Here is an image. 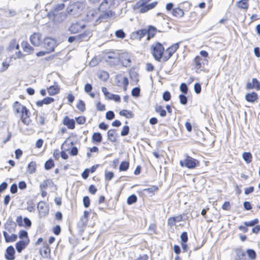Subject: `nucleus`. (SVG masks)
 <instances>
[{"label":"nucleus","instance_id":"1","mask_svg":"<svg viewBox=\"0 0 260 260\" xmlns=\"http://www.w3.org/2000/svg\"><path fill=\"white\" fill-rule=\"evenodd\" d=\"M13 109L15 115L20 114L22 122L28 125L29 123V112L26 107L16 101L13 104Z\"/></svg>","mask_w":260,"mask_h":260},{"label":"nucleus","instance_id":"2","mask_svg":"<svg viewBox=\"0 0 260 260\" xmlns=\"http://www.w3.org/2000/svg\"><path fill=\"white\" fill-rule=\"evenodd\" d=\"M150 1V0H141L137 3L136 8L138 9L140 13H145L149 10L154 8L157 4L156 2L148 4Z\"/></svg>","mask_w":260,"mask_h":260},{"label":"nucleus","instance_id":"3","mask_svg":"<svg viewBox=\"0 0 260 260\" xmlns=\"http://www.w3.org/2000/svg\"><path fill=\"white\" fill-rule=\"evenodd\" d=\"M164 50V47L162 45L158 42L153 44L151 46V53L154 59L158 61L163 57L162 55Z\"/></svg>","mask_w":260,"mask_h":260},{"label":"nucleus","instance_id":"4","mask_svg":"<svg viewBox=\"0 0 260 260\" xmlns=\"http://www.w3.org/2000/svg\"><path fill=\"white\" fill-rule=\"evenodd\" d=\"M64 7V5L63 3L58 4L55 6L53 11L49 12L47 14V16L49 19H53L55 22H59L62 20L63 19L58 18L57 12L62 10Z\"/></svg>","mask_w":260,"mask_h":260},{"label":"nucleus","instance_id":"5","mask_svg":"<svg viewBox=\"0 0 260 260\" xmlns=\"http://www.w3.org/2000/svg\"><path fill=\"white\" fill-rule=\"evenodd\" d=\"M199 161L190 156L187 155L183 160L180 161V165L181 167H185L188 169H193L198 164Z\"/></svg>","mask_w":260,"mask_h":260},{"label":"nucleus","instance_id":"6","mask_svg":"<svg viewBox=\"0 0 260 260\" xmlns=\"http://www.w3.org/2000/svg\"><path fill=\"white\" fill-rule=\"evenodd\" d=\"M86 27L85 23L82 21H78L72 23L69 28V31L71 34H77L80 32Z\"/></svg>","mask_w":260,"mask_h":260},{"label":"nucleus","instance_id":"7","mask_svg":"<svg viewBox=\"0 0 260 260\" xmlns=\"http://www.w3.org/2000/svg\"><path fill=\"white\" fill-rule=\"evenodd\" d=\"M179 48V43H176L169 47L166 51L165 54L162 57L164 61H167Z\"/></svg>","mask_w":260,"mask_h":260},{"label":"nucleus","instance_id":"8","mask_svg":"<svg viewBox=\"0 0 260 260\" xmlns=\"http://www.w3.org/2000/svg\"><path fill=\"white\" fill-rule=\"evenodd\" d=\"M55 44V41L51 38H46L44 39L43 46L48 53L54 51Z\"/></svg>","mask_w":260,"mask_h":260},{"label":"nucleus","instance_id":"9","mask_svg":"<svg viewBox=\"0 0 260 260\" xmlns=\"http://www.w3.org/2000/svg\"><path fill=\"white\" fill-rule=\"evenodd\" d=\"M29 40L32 45L38 47L42 43V36L39 32H35L30 36Z\"/></svg>","mask_w":260,"mask_h":260},{"label":"nucleus","instance_id":"10","mask_svg":"<svg viewBox=\"0 0 260 260\" xmlns=\"http://www.w3.org/2000/svg\"><path fill=\"white\" fill-rule=\"evenodd\" d=\"M38 210L41 217H45L48 214L49 212V209L46 204L42 201L39 202L38 204Z\"/></svg>","mask_w":260,"mask_h":260},{"label":"nucleus","instance_id":"11","mask_svg":"<svg viewBox=\"0 0 260 260\" xmlns=\"http://www.w3.org/2000/svg\"><path fill=\"white\" fill-rule=\"evenodd\" d=\"M147 31L146 29H142L134 32L131 35L133 39L141 40L144 36L146 35Z\"/></svg>","mask_w":260,"mask_h":260},{"label":"nucleus","instance_id":"12","mask_svg":"<svg viewBox=\"0 0 260 260\" xmlns=\"http://www.w3.org/2000/svg\"><path fill=\"white\" fill-rule=\"evenodd\" d=\"M15 251L12 246H8L6 249V253L5 257L8 260H14L15 259L14 254Z\"/></svg>","mask_w":260,"mask_h":260},{"label":"nucleus","instance_id":"13","mask_svg":"<svg viewBox=\"0 0 260 260\" xmlns=\"http://www.w3.org/2000/svg\"><path fill=\"white\" fill-rule=\"evenodd\" d=\"M208 62L207 59H203L200 56H197L194 59V62L196 64L197 70H202L203 68V64Z\"/></svg>","mask_w":260,"mask_h":260},{"label":"nucleus","instance_id":"14","mask_svg":"<svg viewBox=\"0 0 260 260\" xmlns=\"http://www.w3.org/2000/svg\"><path fill=\"white\" fill-rule=\"evenodd\" d=\"M29 239H27V241H19L16 243V248L18 252L21 253L22 251L25 248V247L28 244Z\"/></svg>","mask_w":260,"mask_h":260},{"label":"nucleus","instance_id":"15","mask_svg":"<svg viewBox=\"0 0 260 260\" xmlns=\"http://www.w3.org/2000/svg\"><path fill=\"white\" fill-rule=\"evenodd\" d=\"M120 61L123 67H128L131 66V59L127 54H123L120 58Z\"/></svg>","mask_w":260,"mask_h":260},{"label":"nucleus","instance_id":"16","mask_svg":"<svg viewBox=\"0 0 260 260\" xmlns=\"http://www.w3.org/2000/svg\"><path fill=\"white\" fill-rule=\"evenodd\" d=\"M108 139L112 142H115L117 137L116 131L114 129H111L107 133Z\"/></svg>","mask_w":260,"mask_h":260},{"label":"nucleus","instance_id":"17","mask_svg":"<svg viewBox=\"0 0 260 260\" xmlns=\"http://www.w3.org/2000/svg\"><path fill=\"white\" fill-rule=\"evenodd\" d=\"M245 99L248 102L254 103L258 99L257 94L255 92L247 93L245 95Z\"/></svg>","mask_w":260,"mask_h":260},{"label":"nucleus","instance_id":"18","mask_svg":"<svg viewBox=\"0 0 260 260\" xmlns=\"http://www.w3.org/2000/svg\"><path fill=\"white\" fill-rule=\"evenodd\" d=\"M3 235L7 243L12 242L15 241L17 239V236L16 234H12L9 236L5 231L3 232Z\"/></svg>","mask_w":260,"mask_h":260},{"label":"nucleus","instance_id":"19","mask_svg":"<svg viewBox=\"0 0 260 260\" xmlns=\"http://www.w3.org/2000/svg\"><path fill=\"white\" fill-rule=\"evenodd\" d=\"M146 31H147L146 35L147 40H149L151 38H152L156 32V29L155 27L152 26H149L148 29H146Z\"/></svg>","mask_w":260,"mask_h":260},{"label":"nucleus","instance_id":"20","mask_svg":"<svg viewBox=\"0 0 260 260\" xmlns=\"http://www.w3.org/2000/svg\"><path fill=\"white\" fill-rule=\"evenodd\" d=\"M63 124L68 126L69 129H72L75 128V121L73 119H70L66 117L63 119Z\"/></svg>","mask_w":260,"mask_h":260},{"label":"nucleus","instance_id":"21","mask_svg":"<svg viewBox=\"0 0 260 260\" xmlns=\"http://www.w3.org/2000/svg\"><path fill=\"white\" fill-rule=\"evenodd\" d=\"M91 36V32L89 30L85 31L84 32L77 36L78 40L87 41Z\"/></svg>","mask_w":260,"mask_h":260},{"label":"nucleus","instance_id":"22","mask_svg":"<svg viewBox=\"0 0 260 260\" xmlns=\"http://www.w3.org/2000/svg\"><path fill=\"white\" fill-rule=\"evenodd\" d=\"M54 101V99L52 98L47 97L44 98L41 101H37L36 105L39 107H42L44 104L48 105Z\"/></svg>","mask_w":260,"mask_h":260},{"label":"nucleus","instance_id":"23","mask_svg":"<svg viewBox=\"0 0 260 260\" xmlns=\"http://www.w3.org/2000/svg\"><path fill=\"white\" fill-rule=\"evenodd\" d=\"M172 15L176 17L180 18L184 16V13L183 10L179 8H176L172 10Z\"/></svg>","mask_w":260,"mask_h":260},{"label":"nucleus","instance_id":"24","mask_svg":"<svg viewBox=\"0 0 260 260\" xmlns=\"http://www.w3.org/2000/svg\"><path fill=\"white\" fill-rule=\"evenodd\" d=\"M47 90L49 95H54L59 92V88L57 85H52L48 88Z\"/></svg>","mask_w":260,"mask_h":260},{"label":"nucleus","instance_id":"25","mask_svg":"<svg viewBox=\"0 0 260 260\" xmlns=\"http://www.w3.org/2000/svg\"><path fill=\"white\" fill-rule=\"evenodd\" d=\"M36 170V163L35 161H31L27 166V173L31 174L34 173Z\"/></svg>","mask_w":260,"mask_h":260},{"label":"nucleus","instance_id":"26","mask_svg":"<svg viewBox=\"0 0 260 260\" xmlns=\"http://www.w3.org/2000/svg\"><path fill=\"white\" fill-rule=\"evenodd\" d=\"M102 140V136L100 133H94L92 136V142L93 143H100Z\"/></svg>","mask_w":260,"mask_h":260},{"label":"nucleus","instance_id":"27","mask_svg":"<svg viewBox=\"0 0 260 260\" xmlns=\"http://www.w3.org/2000/svg\"><path fill=\"white\" fill-rule=\"evenodd\" d=\"M248 0H240L238 3V7L241 9L247 10L248 8Z\"/></svg>","mask_w":260,"mask_h":260},{"label":"nucleus","instance_id":"28","mask_svg":"<svg viewBox=\"0 0 260 260\" xmlns=\"http://www.w3.org/2000/svg\"><path fill=\"white\" fill-rule=\"evenodd\" d=\"M119 114L121 116L125 117L127 118H131L133 117V114L130 111L127 110H122L120 111Z\"/></svg>","mask_w":260,"mask_h":260},{"label":"nucleus","instance_id":"29","mask_svg":"<svg viewBox=\"0 0 260 260\" xmlns=\"http://www.w3.org/2000/svg\"><path fill=\"white\" fill-rule=\"evenodd\" d=\"M22 45L25 52L31 53L34 51V49L27 42L22 43Z\"/></svg>","mask_w":260,"mask_h":260},{"label":"nucleus","instance_id":"30","mask_svg":"<svg viewBox=\"0 0 260 260\" xmlns=\"http://www.w3.org/2000/svg\"><path fill=\"white\" fill-rule=\"evenodd\" d=\"M242 157L247 164L250 163L252 160V155L250 152H244Z\"/></svg>","mask_w":260,"mask_h":260},{"label":"nucleus","instance_id":"31","mask_svg":"<svg viewBox=\"0 0 260 260\" xmlns=\"http://www.w3.org/2000/svg\"><path fill=\"white\" fill-rule=\"evenodd\" d=\"M129 168V162L128 161H122L119 166L120 171H125Z\"/></svg>","mask_w":260,"mask_h":260},{"label":"nucleus","instance_id":"32","mask_svg":"<svg viewBox=\"0 0 260 260\" xmlns=\"http://www.w3.org/2000/svg\"><path fill=\"white\" fill-rule=\"evenodd\" d=\"M155 111L159 113L161 117H165L166 115V111L161 106H157L155 107Z\"/></svg>","mask_w":260,"mask_h":260},{"label":"nucleus","instance_id":"33","mask_svg":"<svg viewBox=\"0 0 260 260\" xmlns=\"http://www.w3.org/2000/svg\"><path fill=\"white\" fill-rule=\"evenodd\" d=\"M54 166V161L52 159L47 160L45 164L44 167L46 170H50Z\"/></svg>","mask_w":260,"mask_h":260},{"label":"nucleus","instance_id":"34","mask_svg":"<svg viewBox=\"0 0 260 260\" xmlns=\"http://www.w3.org/2000/svg\"><path fill=\"white\" fill-rule=\"evenodd\" d=\"M137 201V197L135 194H132L129 196L127 200V204L128 205H132L136 203Z\"/></svg>","mask_w":260,"mask_h":260},{"label":"nucleus","instance_id":"35","mask_svg":"<svg viewBox=\"0 0 260 260\" xmlns=\"http://www.w3.org/2000/svg\"><path fill=\"white\" fill-rule=\"evenodd\" d=\"M5 12L6 16L8 17H14L17 15L16 11L13 9H8Z\"/></svg>","mask_w":260,"mask_h":260},{"label":"nucleus","instance_id":"36","mask_svg":"<svg viewBox=\"0 0 260 260\" xmlns=\"http://www.w3.org/2000/svg\"><path fill=\"white\" fill-rule=\"evenodd\" d=\"M115 35L117 38L123 39L125 37V34L122 29H119L115 31Z\"/></svg>","mask_w":260,"mask_h":260},{"label":"nucleus","instance_id":"37","mask_svg":"<svg viewBox=\"0 0 260 260\" xmlns=\"http://www.w3.org/2000/svg\"><path fill=\"white\" fill-rule=\"evenodd\" d=\"M77 108L82 112H83L85 109V105L83 101L80 100L77 104Z\"/></svg>","mask_w":260,"mask_h":260},{"label":"nucleus","instance_id":"38","mask_svg":"<svg viewBox=\"0 0 260 260\" xmlns=\"http://www.w3.org/2000/svg\"><path fill=\"white\" fill-rule=\"evenodd\" d=\"M258 222V220L256 218L250 221L244 222V224L248 226H253Z\"/></svg>","mask_w":260,"mask_h":260},{"label":"nucleus","instance_id":"39","mask_svg":"<svg viewBox=\"0 0 260 260\" xmlns=\"http://www.w3.org/2000/svg\"><path fill=\"white\" fill-rule=\"evenodd\" d=\"M129 131V126L127 125H124L121 131V135L122 136H127L128 134Z\"/></svg>","mask_w":260,"mask_h":260},{"label":"nucleus","instance_id":"40","mask_svg":"<svg viewBox=\"0 0 260 260\" xmlns=\"http://www.w3.org/2000/svg\"><path fill=\"white\" fill-rule=\"evenodd\" d=\"M247 253L248 256L252 259L255 258L256 257V252L253 249H248L247 250Z\"/></svg>","mask_w":260,"mask_h":260},{"label":"nucleus","instance_id":"41","mask_svg":"<svg viewBox=\"0 0 260 260\" xmlns=\"http://www.w3.org/2000/svg\"><path fill=\"white\" fill-rule=\"evenodd\" d=\"M252 81L254 85V89L257 90H260V82L256 78H252Z\"/></svg>","mask_w":260,"mask_h":260},{"label":"nucleus","instance_id":"42","mask_svg":"<svg viewBox=\"0 0 260 260\" xmlns=\"http://www.w3.org/2000/svg\"><path fill=\"white\" fill-rule=\"evenodd\" d=\"M140 92V89L139 87H135L132 90V95L133 96L137 97L139 95Z\"/></svg>","mask_w":260,"mask_h":260},{"label":"nucleus","instance_id":"43","mask_svg":"<svg viewBox=\"0 0 260 260\" xmlns=\"http://www.w3.org/2000/svg\"><path fill=\"white\" fill-rule=\"evenodd\" d=\"M179 101L181 104L186 105L187 102V97L184 94H180L179 95Z\"/></svg>","mask_w":260,"mask_h":260},{"label":"nucleus","instance_id":"44","mask_svg":"<svg viewBox=\"0 0 260 260\" xmlns=\"http://www.w3.org/2000/svg\"><path fill=\"white\" fill-rule=\"evenodd\" d=\"M180 90L183 93H184V94L187 93V92L188 91V87H187V85L184 83H181L180 86Z\"/></svg>","mask_w":260,"mask_h":260},{"label":"nucleus","instance_id":"45","mask_svg":"<svg viewBox=\"0 0 260 260\" xmlns=\"http://www.w3.org/2000/svg\"><path fill=\"white\" fill-rule=\"evenodd\" d=\"M114 113L112 111H109L106 114V118L108 120H112L114 118Z\"/></svg>","mask_w":260,"mask_h":260},{"label":"nucleus","instance_id":"46","mask_svg":"<svg viewBox=\"0 0 260 260\" xmlns=\"http://www.w3.org/2000/svg\"><path fill=\"white\" fill-rule=\"evenodd\" d=\"M83 205L85 208H88L90 205V199L88 197L85 196L83 199Z\"/></svg>","mask_w":260,"mask_h":260},{"label":"nucleus","instance_id":"47","mask_svg":"<svg viewBox=\"0 0 260 260\" xmlns=\"http://www.w3.org/2000/svg\"><path fill=\"white\" fill-rule=\"evenodd\" d=\"M180 239L182 242H187L188 240V236L187 232H183L180 236Z\"/></svg>","mask_w":260,"mask_h":260},{"label":"nucleus","instance_id":"48","mask_svg":"<svg viewBox=\"0 0 260 260\" xmlns=\"http://www.w3.org/2000/svg\"><path fill=\"white\" fill-rule=\"evenodd\" d=\"M162 98L165 101H166V102L169 101L171 99L170 93L168 91H165L163 93Z\"/></svg>","mask_w":260,"mask_h":260},{"label":"nucleus","instance_id":"49","mask_svg":"<svg viewBox=\"0 0 260 260\" xmlns=\"http://www.w3.org/2000/svg\"><path fill=\"white\" fill-rule=\"evenodd\" d=\"M108 100H113L115 102H119L120 100V97L119 95L112 94L108 97Z\"/></svg>","mask_w":260,"mask_h":260},{"label":"nucleus","instance_id":"50","mask_svg":"<svg viewBox=\"0 0 260 260\" xmlns=\"http://www.w3.org/2000/svg\"><path fill=\"white\" fill-rule=\"evenodd\" d=\"M19 237L20 239L26 238L28 239V233L26 231L21 230L19 233Z\"/></svg>","mask_w":260,"mask_h":260},{"label":"nucleus","instance_id":"51","mask_svg":"<svg viewBox=\"0 0 260 260\" xmlns=\"http://www.w3.org/2000/svg\"><path fill=\"white\" fill-rule=\"evenodd\" d=\"M194 90L196 93L199 94L201 91V86L199 83H196L194 85Z\"/></svg>","mask_w":260,"mask_h":260},{"label":"nucleus","instance_id":"52","mask_svg":"<svg viewBox=\"0 0 260 260\" xmlns=\"http://www.w3.org/2000/svg\"><path fill=\"white\" fill-rule=\"evenodd\" d=\"M99 63V60L97 57H93L89 62V66L90 67H93L96 66Z\"/></svg>","mask_w":260,"mask_h":260},{"label":"nucleus","instance_id":"53","mask_svg":"<svg viewBox=\"0 0 260 260\" xmlns=\"http://www.w3.org/2000/svg\"><path fill=\"white\" fill-rule=\"evenodd\" d=\"M61 232L60 226L58 225H56L53 229V232L56 235H58Z\"/></svg>","mask_w":260,"mask_h":260},{"label":"nucleus","instance_id":"54","mask_svg":"<svg viewBox=\"0 0 260 260\" xmlns=\"http://www.w3.org/2000/svg\"><path fill=\"white\" fill-rule=\"evenodd\" d=\"M99 78L102 79L104 81H106L109 78V74L106 72H103L99 76Z\"/></svg>","mask_w":260,"mask_h":260},{"label":"nucleus","instance_id":"55","mask_svg":"<svg viewBox=\"0 0 260 260\" xmlns=\"http://www.w3.org/2000/svg\"><path fill=\"white\" fill-rule=\"evenodd\" d=\"M86 119L83 116H79L76 118L77 122L79 124H82L85 123Z\"/></svg>","mask_w":260,"mask_h":260},{"label":"nucleus","instance_id":"56","mask_svg":"<svg viewBox=\"0 0 260 260\" xmlns=\"http://www.w3.org/2000/svg\"><path fill=\"white\" fill-rule=\"evenodd\" d=\"M96 109L98 110L103 111L105 110V106L104 104H102L100 102L96 104Z\"/></svg>","mask_w":260,"mask_h":260},{"label":"nucleus","instance_id":"57","mask_svg":"<svg viewBox=\"0 0 260 260\" xmlns=\"http://www.w3.org/2000/svg\"><path fill=\"white\" fill-rule=\"evenodd\" d=\"M113 177L114 174L111 172H106L105 174V179L107 180H111Z\"/></svg>","mask_w":260,"mask_h":260},{"label":"nucleus","instance_id":"58","mask_svg":"<svg viewBox=\"0 0 260 260\" xmlns=\"http://www.w3.org/2000/svg\"><path fill=\"white\" fill-rule=\"evenodd\" d=\"M18 190L17 186L16 184H12L10 187V191L12 193H15Z\"/></svg>","mask_w":260,"mask_h":260},{"label":"nucleus","instance_id":"59","mask_svg":"<svg viewBox=\"0 0 260 260\" xmlns=\"http://www.w3.org/2000/svg\"><path fill=\"white\" fill-rule=\"evenodd\" d=\"M230 203L229 202H225L222 206V209L224 210H229L230 209Z\"/></svg>","mask_w":260,"mask_h":260},{"label":"nucleus","instance_id":"60","mask_svg":"<svg viewBox=\"0 0 260 260\" xmlns=\"http://www.w3.org/2000/svg\"><path fill=\"white\" fill-rule=\"evenodd\" d=\"M9 63L7 61H4L2 63V68L1 69V72L5 71L9 67Z\"/></svg>","mask_w":260,"mask_h":260},{"label":"nucleus","instance_id":"61","mask_svg":"<svg viewBox=\"0 0 260 260\" xmlns=\"http://www.w3.org/2000/svg\"><path fill=\"white\" fill-rule=\"evenodd\" d=\"M97 191V189L93 185H90L89 187V191L90 193L94 194Z\"/></svg>","mask_w":260,"mask_h":260},{"label":"nucleus","instance_id":"62","mask_svg":"<svg viewBox=\"0 0 260 260\" xmlns=\"http://www.w3.org/2000/svg\"><path fill=\"white\" fill-rule=\"evenodd\" d=\"M37 123L40 125H43L45 124V118L42 116H40L37 119Z\"/></svg>","mask_w":260,"mask_h":260},{"label":"nucleus","instance_id":"63","mask_svg":"<svg viewBox=\"0 0 260 260\" xmlns=\"http://www.w3.org/2000/svg\"><path fill=\"white\" fill-rule=\"evenodd\" d=\"M92 86L91 85V84H89V83H87L85 85V87H84V90L86 92H89L90 91H91V90H92Z\"/></svg>","mask_w":260,"mask_h":260},{"label":"nucleus","instance_id":"64","mask_svg":"<svg viewBox=\"0 0 260 260\" xmlns=\"http://www.w3.org/2000/svg\"><path fill=\"white\" fill-rule=\"evenodd\" d=\"M243 206L245 209L246 210H249L252 208L250 203L247 201H245L243 203Z\"/></svg>","mask_w":260,"mask_h":260}]
</instances>
